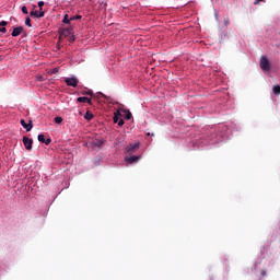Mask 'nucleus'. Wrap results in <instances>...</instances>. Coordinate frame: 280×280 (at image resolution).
I'll return each instance as SVG.
<instances>
[{"label":"nucleus","instance_id":"a878e982","mask_svg":"<svg viewBox=\"0 0 280 280\" xmlns=\"http://www.w3.org/2000/svg\"><path fill=\"white\" fill-rule=\"evenodd\" d=\"M118 126H119V128H121V126H124V119H120V120L118 121Z\"/></svg>","mask_w":280,"mask_h":280},{"label":"nucleus","instance_id":"4be33fe9","mask_svg":"<svg viewBox=\"0 0 280 280\" xmlns=\"http://www.w3.org/2000/svg\"><path fill=\"white\" fill-rule=\"evenodd\" d=\"M22 12H23V14H28L27 7L23 5L22 7Z\"/></svg>","mask_w":280,"mask_h":280},{"label":"nucleus","instance_id":"20e7f679","mask_svg":"<svg viewBox=\"0 0 280 280\" xmlns=\"http://www.w3.org/2000/svg\"><path fill=\"white\" fill-rule=\"evenodd\" d=\"M21 126H23V128H25L26 132L32 131V128H34V125L32 124V120H30V122H25V119H21L20 120Z\"/></svg>","mask_w":280,"mask_h":280},{"label":"nucleus","instance_id":"423d86ee","mask_svg":"<svg viewBox=\"0 0 280 280\" xmlns=\"http://www.w3.org/2000/svg\"><path fill=\"white\" fill-rule=\"evenodd\" d=\"M37 139L40 143H45V145H49L51 143V138L45 139V135L43 133L38 135Z\"/></svg>","mask_w":280,"mask_h":280},{"label":"nucleus","instance_id":"7ed1b4c3","mask_svg":"<svg viewBox=\"0 0 280 280\" xmlns=\"http://www.w3.org/2000/svg\"><path fill=\"white\" fill-rule=\"evenodd\" d=\"M65 82H66L67 86H72L73 89H75V86H78V78H75V77L66 78Z\"/></svg>","mask_w":280,"mask_h":280},{"label":"nucleus","instance_id":"5701e85b","mask_svg":"<svg viewBox=\"0 0 280 280\" xmlns=\"http://www.w3.org/2000/svg\"><path fill=\"white\" fill-rule=\"evenodd\" d=\"M5 32H8V30L5 27H3V26H0V33L1 34H5Z\"/></svg>","mask_w":280,"mask_h":280},{"label":"nucleus","instance_id":"0eeeda50","mask_svg":"<svg viewBox=\"0 0 280 280\" xmlns=\"http://www.w3.org/2000/svg\"><path fill=\"white\" fill-rule=\"evenodd\" d=\"M139 145H141L139 142L135 144H130L129 147L126 148L128 154H132L135 151L139 150Z\"/></svg>","mask_w":280,"mask_h":280},{"label":"nucleus","instance_id":"a211bd4d","mask_svg":"<svg viewBox=\"0 0 280 280\" xmlns=\"http://www.w3.org/2000/svg\"><path fill=\"white\" fill-rule=\"evenodd\" d=\"M82 19V15H73L70 18V21H80Z\"/></svg>","mask_w":280,"mask_h":280},{"label":"nucleus","instance_id":"4468645a","mask_svg":"<svg viewBox=\"0 0 280 280\" xmlns=\"http://www.w3.org/2000/svg\"><path fill=\"white\" fill-rule=\"evenodd\" d=\"M119 117H121V109H118L116 113H114V124H118Z\"/></svg>","mask_w":280,"mask_h":280},{"label":"nucleus","instance_id":"39448f33","mask_svg":"<svg viewBox=\"0 0 280 280\" xmlns=\"http://www.w3.org/2000/svg\"><path fill=\"white\" fill-rule=\"evenodd\" d=\"M77 102H79L80 104H89L90 106H93V101H91V98L86 97V96H80L77 98Z\"/></svg>","mask_w":280,"mask_h":280},{"label":"nucleus","instance_id":"cd10ccee","mask_svg":"<svg viewBox=\"0 0 280 280\" xmlns=\"http://www.w3.org/2000/svg\"><path fill=\"white\" fill-rule=\"evenodd\" d=\"M33 8H34V10H35V8H36V4H34V5H33Z\"/></svg>","mask_w":280,"mask_h":280},{"label":"nucleus","instance_id":"f3484780","mask_svg":"<svg viewBox=\"0 0 280 280\" xmlns=\"http://www.w3.org/2000/svg\"><path fill=\"white\" fill-rule=\"evenodd\" d=\"M62 23H66L67 25H68L69 23H71V19H69V14H66V15L63 16Z\"/></svg>","mask_w":280,"mask_h":280},{"label":"nucleus","instance_id":"c756f323","mask_svg":"<svg viewBox=\"0 0 280 280\" xmlns=\"http://www.w3.org/2000/svg\"><path fill=\"white\" fill-rule=\"evenodd\" d=\"M101 96H103V97H104V94H102V93H101Z\"/></svg>","mask_w":280,"mask_h":280},{"label":"nucleus","instance_id":"aec40b11","mask_svg":"<svg viewBox=\"0 0 280 280\" xmlns=\"http://www.w3.org/2000/svg\"><path fill=\"white\" fill-rule=\"evenodd\" d=\"M55 124H62V117L60 116L55 117Z\"/></svg>","mask_w":280,"mask_h":280},{"label":"nucleus","instance_id":"6e6552de","mask_svg":"<svg viewBox=\"0 0 280 280\" xmlns=\"http://www.w3.org/2000/svg\"><path fill=\"white\" fill-rule=\"evenodd\" d=\"M141 159L140 155H131V156H126L125 161L126 163L132 164V163H137V161H139Z\"/></svg>","mask_w":280,"mask_h":280},{"label":"nucleus","instance_id":"b1692460","mask_svg":"<svg viewBox=\"0 0 280 280\" xmlns=\"http://www.w3.org/2000/svg\"><path fill=\"white\" fill-rule=\"evenodd\" d=\"M5 25H8V22H5V21L0 22V27H5Z\"/></svg>","mask_w":280,"mask_h":280},{"label":"nucleus","instance_id":"7c9ffc66","mask_svg":"<svg viewBox=\"0 0 280 280\" xmlns=\"http://www.w3.org/2000/svg\"><path fill=\"white\" fill-rule=\"evenodd\" d=\"M101 96H103V97H104V94H102V93H101Z\"/></svg>","mask_w":280,"mask_h":280},{"label":"nucleus","instance_id":"bb28decb","mask_svg":"<svg viewBox=\"0 0 280 280\" xmlns=\"http://www.w3.org/2000/svg\"><path fill=\"white\" fill-rule=\"evenodd\" d=\"M264 0H255L254 5H259V2Z\"/></svg>","mask_w":280,"mask_h":280},{"label":"nucleus","instance_id":"f8f14e48","mask_svg":"<svg viewBox=\"0 0 280 280\" xmlns=\"http://www.w3.org/2000/svg\"><path fill=\"white\" fill-rule=\"evenodd\" d=\"M31 16H35V19H43V16H45V11H40L38 13V11H32L31 13Z\"/></svg>","mask_w":280,"mask_h":280},{"label":"nucleus","instance_id":"2eb2a0df","mask_svg":"<svg viewBox=\"0 0 280 280\" xmlns=\"http://www.w3.org/2000/svg\"><path fill=\"white\" fill-rule=\"evenodd\" d=\"M84 119H86V121H91V119H93V114L88 110L84 115Z\"/></svg>","mask_w":280,"mask_h":280},{"label":"nucleus","instance_id":"6ab92c4d","mask_svg":"<svg viewBox=\"0 0 280 280\" xmlns=\"http://www.w3.org/2000/svg\"><path fill=\"white\" fill-rule=\"evenodd\" d=\"M25 25H26L27 27H32V20H31L30 18H26V19H25Z\"/></svg>","mask_w":280,"mask_h":280},{"label":"nucleus","instance_id":"f03ea898","mask_svg":"<svg viewBox=\"0 0 280 280\" xmlns=\"http://www.w3.org/2000/svg\"><path fill=\"white\" fill-rule=\"evenodd\" d=\"M23 144L25 150L30 152L32 151V145L34 144V140L32 138H28L27 136H23Z\"/></svg>","mask_w":280,"mask_h":280},{"label":"nucleus","instance_id":"9d476101","mask_svg":"<svg viewBox=\"0 0 280 280\" xmlns=\"http://www.w3.org/2000/svg\"><path fill=\"white\" fill-rule=\"evenodd\" d=\"M71 34H73V28L72 27H68V28H63L60 33V36H71Z\"/></svg>","mask_w":280,"mask_h":280},{"label":"nucleus","instance_id":"dca6fc26","mask_svg":"<svg viewBox=\"0 0 280 280\" xmlns=\"http://www.w3.org/2000/svg\"><path fill=\"white\" fill-rule=\"evenodd\" d=\"M272 91L275 95H280V85H275Z\"/></svg>","mask_w":280,"mask_h":280},{"label":"nucleus","instance_id":"393cba45","mask_svg":"<svg viewBox=\"0 0 280 280\" xmlns=\"http://www.w3.org/2000/svg\"><path fill=\"white\" fill-rule=\"evenodd\" d=\"M83 95H93V91L89 90L88 92H84Z\"/></svg>","mask_w":280,"mask_h":280},{"label":"nucleus","instance_id":"1a4fd4ad","mask_svg":"<svg viewBox=\"0 0 280 280\" xmlns=\"http://www.w3.org/2000/svg\"><path fill=\"white\" fill-rule=\"evenodd\" d=\"M21 34H23V26H18L13 28L11 36H13V38H16V36H21Z\"/></svg>","mask_w":280,"mask_h":280},{"label":"nucleus","instance_id":"f257e3e1","mask_svg":"<svg viewBox=\"0 0 280 280\" xmlns=\"http://www.w3.org/2000/svg\"><path fill=\"white\" fill-rule=\"evenodd\" d=\"M260 69L262 71H270V60H268L267 57L260 58Z\"/></svg>","mask_w":280,"mask_h":280},{"label":"nucleus","instance_id":"9b49d317","mask_svg":"<svg viewBox=\"0 0 280 280\" xmlns=\"http://www.w3.org/2000/svg\"><path fill=\"white\" fill-rule=\"evenodd\" d=\"M92 148H102V145H104V140H93L92 142H90Z\"/></svg>","mask_w":280,"mask_h":280},{"label":"nucleus","instance_id":"ddd939ff","mask_svg":"<svg viewBox=\"0 0 280 280\" xmlns=\"http://www.w3.org/2000/svg\"><path fill=\"white\" fill-rule=\"evenodd\" d=\"M124 113L125 119L130 120L132 119V113L128 109L120 108V114Z\"/></svg>","mask_w":280,"mask_h":280},{"label":"nucleus","instance_id":"c85d7f7f","mask_svg":"<svg viewBox=\"0 0 280 280\" xmlns=\"http://www.w3.org/2000/svg\"><path fill=\"white\" fill-rule=\"evenodd\" d=\"M101 96H103V97H104V94H102V93H101Z\"/></svg>","mask_w":280,"mask_h":280},{"label":"nucleus","instance_id":"412c9836","mask_svg":"<svg viewBox=\"0 0 280 280\" xmlns=\"http://www.w3.org/2000/svg\"><path fill=\"white\" fill-rule=\"evenodd\" d=\"M43 5H45V2L44 1H39L38 2V8L40 11H43Z\"/></svg>","mask_w":280,"mask_h":280}]
</instances>
